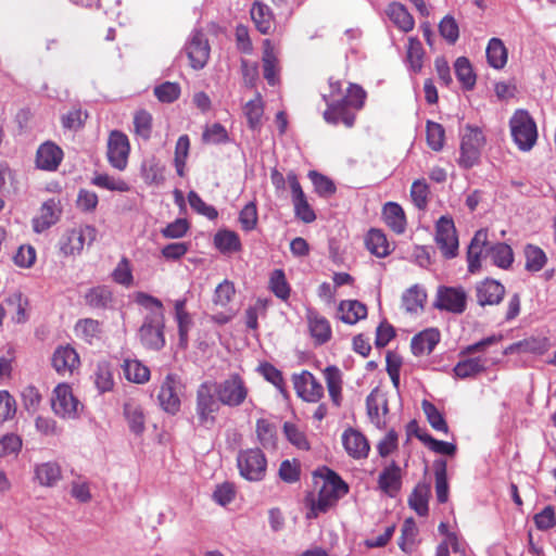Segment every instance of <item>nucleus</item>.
Masks as SVG:
<instances>
[{
    "mask_svg": "<svg viewBox=\"0 0 556 556\" xmlns=\"http://www.w3.org/2000/svg\"><path fill=\"white\" fill-rule=\"evenodd\" d=\"M366 407L371 422L381 427L384 424L383 417L388 413L387 399L375 389L366 399Z\"/></svg>",
    "mask_w": 556,
    "mask_h": 556,
    "instance_id": "obj_27",
    "label": "nucleus"
},
{
    "mask_svg": "<svg viewBox=\"0 0 556 556\" xmlns=\"http://www.w3.org/2000/svg\"><path fill=\"white\" fill-rule=\"evenodd\" d=\"M505 295V287L494 279H485L476 286L477 302L481 306L497 305Z\"/></svg>",
    "mask_w": 556,
    "mask_h": 556,
    "instance_id": "obj_17",
    "label": "nucleus"
},
{
    "mask_svg": "<svg viewBox=\"0 0 556 556\" xmlns=\"http://www.w3.org/2000/svg\"><path fill=\"white\" fill-rule=\"evenodd\" d=\"M262 60L265 79L269 85H276V83L278 81L279 73L278 59L274 51V48L270 47L269 40H265V49Z\"/></svg>",
    "mask_w": 556,
    "mask_h": 556,
    "instance_id": "obj_41",
    "label": "nucleus"
},
{
    "mask_svg": "<svg viewBox=\"0 0 556 556\" xmlns=\"http://www.w3.org/2000/svg\"><path fill=\"white\" fill-rule=\"evenodd\" d=\"M202 139L206 143L218 144L228 140V134L223 125L215 123L206 127L202 135Z\"/></svg>",
    "mask_w": 556,
    "mask_h": 556,
    "instance_id": "obj_64",
    "label": "nucleus"
},
{
    "mask_svg": "<svg viewBox=\"0 0 556 556\" xmlns=\"http://www.w3.org/2000/svg\"><path fill=\"white\" fill-rule=\"evenodd\" d=\"M342 443L346 453L353 458H365L369 453L370 447L367 439L353 428H349L343 432Z\"/></svg>",
    "mask_w": 556,
    "mask_h": 556,
    "instance_id": "obj_20",
    "label": "nucleus"
},
{
    "mask_svg": "<svg viewBox=\"0 0 556 556\" xmlns=\"http://www.w3.org/2000/svg\"><path fill=\"white\" fill-rule=\"evenodd\" d=\"M190 141L187 135L178 138L175 148V167L179 176H184L186 160L188 156Z\"/></svg>",
    "mask_w": 556,
    "mask_h": 556,
    "instance_id": "obj_58",
    "label": "nucleus"
},
{
    "mask_svg": "<svg viewBox=\"0 0 556 556\" xmlns=\"http://www.w3.org/2000/svg\"><path fill=\"white\" fill-rule=\"evenodd\" d=\"M62 160L63 151L51 141L42 143L37 150L36 164L38 168L45 170H55Z\"/></svg>",
    "mask_w": 556,
    "mask_h": 556,
    "instance_id": "obj_21",
    "label": "nucleus"
},
{
    "mask_svg": "<svg viewBox=\"0 0 556 556\" xmlns=\"http://www.w3.org/2000/svg\"><path fill=\"white\" fill-rule=\"evenodd\" d=\"M88 306L96 309H105L112 306L113 294L109 287L97 286L90 288L84 295Z\"/></svg>",
    "mask_w": 556,
    "mask_h": 556,
    "instance_id": "obj_31",
    "label": "nucleus"
},
{
    "mask_svg": "<svg viewBox=\"0 0 556 556\" xmlns=\"http://www.w3.org/2000/svg\"><path fill=\"white\" fill-rule=\"evenodd\" d=\"M75 332L77 337L91 344L100 338L101 326L98 320L92 318L80 319L75 326Z\"/></svg>",
    "mask_w": 556,
    "mask_h": 556,
    "instance_id": "obj_50",
    "label": "nucleus"
},
{
    "mask_svg": "<svg viewBox=\"0 0 556 556\" xmlns=\"http://www.w3.org/2000/svg\"><path fill=\"white\" fill-rule=\"evenodd\" d=\"M435 476V495L439 503H446L448 500L447 465L444 459L435 460L433 464Z\"/></svg>",
    "mask_w": 556,
    "mask_h": 556,
    "instance_id": "obj_42",
    "label": "nucleus"
},
{
    "mask_svg": "<svg viewBox=\"0 0 556 556\" xmlns=\"http://www.w3.org/2000/svg\"><path fill=\"white\" fill-rule=\"evenodd\" d=\"M440 35L448 42L455 43L459 37V28L455 18L451 15H446L442 18L439 24Z\"/></svg>",
    "mask_w": 556,
    "mask_h": 556,
    "instance_id": "obj_59",
    "label": "nucleus"
},
{
    "mask_svg": "<svg viewBox=\"0 0 556 556\" xmlns=\"http://www.w3.org/2000/svg\"><path fill=\"white\" fill-rule=\"evenodd\" d=\"M97 238V229L85 225L67 229L59 240L60 252L64 256H77L85 247H90Z\"/></svg>",
    "mask_w": 556,
    "mask_h": 556,
    "instance_id": "obj_6",
    "label": "nucleus"
},
{
    "mask_svg": "<svg viewBox=\"0 0 556 556\" xmlns=\"http://www.w3.org/2000/svg\"><path fill=\"white\" fill-rule=\"evenodd\" d=\"M440 341V332L438 329L429 328L416 334L412 339V352L416 356L430 354Z\"/></svg>",
    "mask_w": 556,
    "mask_h": 556,
    "instance_id": "obj_25",
    "label": "nucleus"
},
{
    "mask_svg": "<svg viewBox=\"0 0 556 556\" xmlns=\"http://www.w3.org/2000/svg\"><path fill=\"white\" fill-rule=\"evenodd\" d=\"M427 293L419 285H414L407 289L402 295V305L408 313H417L422 311Z\"/></svg>",
    "mask_w": 556,
    "mask_h": 556,
    "instance_id": "obj_35",
    "label": "nucleus"
},
{
    "mask_svg": "<svg viewBox=\"0 0 556 556\" xmlns=\"http://www.w3.org/2000/svg\"><path fill=\"white\" fill-rule=\"evenodd\" d=\"M366 98L365 90L357 86L351 85L348 93L339 100H332L327 110L324 112V118L327 123L337 125L340 122L346 127H352L355 122V111L363 108Z\"/></svg>",
    "mask_w": 556,
    "mask_h": 556,
    "instance_id": "obj_2",
    "label": "nucleus"
},
{
    "mask_svg": "<svg viewBox=\"0 0 556 556\" xmlns=\"http://www.w3.org/2000/svg\"><path fill=\"white\" fill-rule=\"evenodd\" d=\"M485 52L488 63L493 68L501 70L506 65L508 52L500 38H491Z\"/></svg>",
    "mask_w": 556,
    "mask_h": 556,
    "instance_id": "obj_37",
    "label": "nucleus"
},
{
    "mask_svg": "<svg viewBox=\"0 0 556 556\" xmlns=\"http://www.w3.org/2000/svg\"><path fill=\"white\" fill-rule=\"evenodd\" d=\"M525 267L528 271L532 273L540 271L547 262L545 252L541 248L533 244H527L525 247Z\"/></svg>",
    "mask_w": 556,
    "mask_h": 556,
    "instance_id": "obj_49",
    "label": "nucleus"
},
{
    "mask_svg": "<svg viewBox=\"0 0 556 556\" xmlns=\"http://www.w3.org/2000/svg\"><path fill=\"white\" fill-rule=\"evenodd\" d=\"M61 211H43L40 216H35L31 220L33 230L37 233L50 228L60 219Z\"/></svg>",
    "mask_w": 556,
    "mask_h": 556,
    "instance_id": "obj_61",
    "label": "nucleus"
},
{
    "mask_svg": "<svg viewBox=\"0 0 556 556\" xmlns=\"http://www.w3.org/2000/svg\"><path fill=\"white\" fill-rule=\"evenodd\" d=\"M235 292L233 283L229 280H224L215 289L213 298L214 304L225 307L231 301Z\"/></svg>",
    "mask_w": 556,
    "mask_h": 556,
    "instance_id": "obj_63",
    "label": "nucleus"
},
{
    "mask_svg": "<svg viewBox=\"0 0 556 556\" xmlns=\"http://www.w3.org/2000/svg\"><path fill=\"white\" fill-rule=\"evenodd\" d=\"M130 146L125 134L113 130L108 139V160L116 169L123 170L128 163Z\"/></svg>",
    "mask_w": 556,
    "mask_h": 556,
    "instance_id": "obj_12",
    "label": "nucleus"
},
{
    "mask_svg": "<svg viewBox=\"0 0 556 556\" xmlns=\"http://www.w3.org/2000/svg\"><path fill=\"white\" fill-rule=\"evenodd\" d=\"M256 437L258 443L268 451L277 448L278 434L277 427L267 419H258L256 421Z\"/></svg>",
    "mask_w": 556,
    "mask_h": 556,
    "instance_id": "obj_32",
    "label": "nucleus"
},
{
    "mask_svg": "<svg viewBox=\"0 0 556 556\" xmlns=\"http://www.w3.org/2000/svg\"><path fill=\"white\" fill-rule=\"evenodd\" d=\"M340 319L349 325L356 324L367 315V307L356 301H343L339 305Z\"/></svg>",
    "mask_w": 556,
    "mask_h": 556,
    "instance_id": "obj_36",
    "label": "nucleus"
},
{
    "mask_svg": "<svg viewBox=\"0 0 556 556\" xmlns=\"http://www.w3.org/2000/svg\"><path fill=\"white\" fill-rule=\"evenodd\" d=\"M35 477L40 485L53 486L61 479V468L56 463L47 462L36 466Z\"/></svg>",
    "mask_w": 556,
    "mask_h": 556,
    "instance_id": "obj_38",
    "label": "nucleus"
},
{
    "mask_svg": "<svg viewBox=\"0 0 556 556\" xmlns=\"http://www.w3.org/2000/svg\"><path fill=\"white\" fill-rule=\"evenodd\" d=\"M325 380L328 389L329 396L336 406H340L342 400V375L341 371L334 367L329 366L324 370Z\"/></svg>",
    "mask_w": 556,
    "mask_h": 556,
    "instance_id": "obj_40",
    "label": "nucleus"
},
{
    "mask_svg": "<svg viewBox=\"0 0 556 556\" xmlns=\"http://www.w3.org/2000/svg\"><path fill=\"white\" fill-rule=\"evenodd\" d=\"M435 241L445 257L452 258L456 255L458 250V239L452 218L442 216L438 220Z\"/></svg>",
    "mask_w": 556,
    "mask_h": 556,
    "instance_id": "obj_13",
    "label": "nucleus"
},
{
    "mask_svg": "<svg viewBox=\"0 0 556 556\" xmlns=\"http://www.w3.org/2000/svg\"><path fill=\"white\" fill-rule=\"evenodd\" d=\"M135 302L142 306L147 314L138 330L140 343L148 350L160 351L165 346V316L162 302L148 293L137 292Z\"/></svg>",
    "mask_w": 556,
    "mask_h": 556,
    "instance_id": "obj_1",
    "label": "nucleus"
},
{
    "mask_svg": "<svg viewBox=\"0 0 556 556\" xmlns=\"http://www.w3.org/2000/svg\"><path fill=\"white\" fill-rule=\"evenodd\" d=\"M178 381L172 374L167 375L161 384L157 400L163 410L175 415L180 408V399L177 394Z\"/></svg>",
    "mask_w": 556,
    "mask_h": 556,
    "instance_id": "obj_16",
    "label": "nucleus"
},
{
    "mask_svg": "<svg viewBox=\"0 0 556 556\" xmlns=\"http://www.w3.org/2000/svg\"><path fill=\"white\" fill-rule=\"evenodd\" d=\"M215 388L218 401L229 407L242 405L249 394L244 380L238 374H232L218 383L215 382Z\"/></svg>",
    "mask_w": 556,
    "mask_h": 556,
    "instance_id": "obj_7",
    "label": "nucleus"
},
{
    "mask_svg": "<svg viewBox=\"0 0 556 556\" xmlns=\"http://www.w3.org/2000/svg\"><path fill=\"white\" fill-rule=\"evenodd\" d=\"M549 349V341L547 338H527L525 340L515 342L504 350L505 355L514 353H529L534 355H542Z\"/></svg>",
    "mask_w": 556,
    "mask_h": 556,
    "instance_id": "obj_24",
    "label": "nucleus"
},
{
    "mask_svg": "<svg viewBox=\"0 0 556 556\" xmlns=\"http://www.w3.org/2000/svg\"><path fill=\"white\" fill-rule=\"evenodd\" d=\"M93 381L100 393L109 392L114 387L112 367L108 362H99L93 372Z\"/></svg>",
    "mask_w": 556,
    "mask_h": 556,
    "instance_id": "obj_45",
    "label": "nucleus"
},
{
    "mask_svg": "<svg viewBox=\"0 0 556 556\" xmlns=\"http://www.w3.org/2000/svg\"><path fill=\"white\" fill-rule=\"evenodd\" d=\"M292 380L296 394L304 401L316 403L324 396V387L309 371L293 375Z\"/></svg>",
    "mask_w": 556,
    "mask_h": 556,
    "instance_id": "obj_14",
    "label": "nucleus"
},
{
    "mask_svg": "<svg viewBox=\"0 0 556 556\" xmlns=\"http://www.w3.org/2000/svg\"><path fill=\"white\" fill-rule=\"evenodd\" d=\"M484 137L478 127L466 126L462 135L459 163L464 167H472L480 157Z\"/></svg>",
    "mask_w": 556,
    "mask_h": 556,
    "instance_id": "obj_10",
    "label": "nucleus"
},
{
    "mask_svg": "<svg viewBox=\"0 0 556 556\" xmlns=\"http://www.w3.org/2000/svg\"><path fill=\"white\" fill-rule=\"evenodd\" d=\"M79 365L77 352L70 345H61L55 349L52 355V367L58 374L65 376L73 374Z\"/></svg>",
    "mask_w": 556,
    "mask_h": 556,
    "instance_id": "obj_18",
    "label": "nucleus"
},
{
    "mask_svg": "<svg viewBox=\"0 0 556 556\" xmlns=\"http://www.w3.org/2000/svg\"><path fill=\"white\" fill-rule=\"evenodd\" d=\"M283 434L290 444L299 450H309V442L304 430L294 422L286 421L282 427Z\"/></svg>",
    "mask_w": 556,
    "mask_h": 556,
    "instance_id": "obj_48",
    "label": "nucleus"
},
{
    "mask_svg": "<svg viewBox=\"0 0 556 556\" xmlns=\"http://www.w3.org/2000/svg\"><path fill=\"white\" fill-rule=\"evenodd\" d=\"M467 292L463 287L439 286L433 306L439 311L462 314L467 308Z\"/></svg>",
    "mask_w": 556,
    "mask_h": 556,
    "instance_id": "obj_9",
    "label": "nucleus"
},
{
    "mask_svg": "<svg viewBox=\"0 0 556 556\" xmlns=\"http://www.w3.org/2000/svg\"><path fill=\"white\" fill-rule=\"evenodd\" d=\"M379 489L387 495L394 497L400 492L402 486L401 468L392 462L379 475L378 478Z\"/></svg>",
    "mask_w": 556,
    "mask_h": 556,
    "instance_id": "obj_22",
    "label": "nucleus"
},
{
    "mask_svg": "<svg viewBox=\"0 0 556 556\" xmlns=\"http://www.w3.org/2000/svg\"><path fill=\"white\" fill-rule=\"evenodd\" d=\"M424 55L425 51L421 42L415 37H409L406 59L413 72L418 73L421 71Z\"/></svg>",
    "mask_w": 556,
    "mask_h": 556,
    "instance_id": "obj_51",
    "label": "nucleus"
},
{
    "mask_svg": "<svg viewBox=\"0 0 556 556\" xmlns=\"http://www.w3.org/2000/svg\"><path fill=\"white\" fill-rule=\"evenodd\" d=\"M264 101L260 92L243 105V114L248 121V126L255 130L261 128L264 115Z\"/></svg>",
    "mask_w": 556,
    "mask_h": 556,
    "instance_id": "obj_33",
    "label": "nucleus"
},
{
    "mask_svg": "<svg viewBox=\"0 0 556 556\" xmlns=\"http://www.w3.org/2000/svg\"><path fill=\"white\" fill-rule=\"evenodd\" d=\"M308 178L313 184L314 191L319 197L329 198L336 192V185L329 177L316 170H311L308 173Z\"/></svg>",
    "mask_w": 556,
    "mask_h": 556,
    "instance_id": "obj_52",
    "label": "nucleus"
},
{
    "mask_svg": "<svg viewBox=\"0 0 556 556\" xmlns=\"http://www.w3.org/2000/svg\"><path fill=\"white\" fill-rule=\"evenodd\" d=\"M154 94L161 102L170 103L178 99L180 87L176 83L166 81L154 88Z\"/></svg>",
    "mask_w": 556,
    "mask_h": 556,
    "instance_id": "obj_60",
    "label": "nucleus"
},
{
    "mask_svg": "<svg viewBox=\"0 0 556 556\" xmlns=\"http://www.w3.org/2000/svg\"><path fill=\"white\" fill-rule=\"evenodd\" d=\"M214 247L225 255L238 253L242 250L239 236L229 229H219L213 238Z\"/></svg>",
    "mask_w": 556,
    "mask_h": 556,
    "instance_id": "obj_28",
    "label": "nucleus"
},
{
    "mask_svg": "<svg viewBox=\"0 0 556 556\" xmlns=\"http://www.w3.org/2000/svg\"><path fill=\"white\" fill-rule=\"evenodd\" d=\"M271 291L281 300H287L290 295V288L282 269H275L269 279Z\"/></svg>",
    "mask_w": 556,
    "mask_h": 556,
    "instance_id": "obj_55",
    "label": "nucleus"
},
{
    "mask_svg": "<svg viewBox=\"0 0 556 556\" xmlns=\"http://www.w3.org/2000/svg\"><path fill=\"white\" fill-rule=\"evenodd\" d=\"M422 410L427 417L428 422L431 425V427L437 430L444 433H447L448 427L447 424L442 416V414L438 410V408L430 403L429 401L422 402Z\"/></svg>",
    "mask_w": 556,
    "mask_h": 556,
    "instance_id": "obj_54",
    "label": "nucleus"
},
{
    "mask_svg": "<svg viewBox=\"0 0 556 556\" xmlns=\"http://www.w3.org/2000/svg\"><path fill=\"white\" fill-rule=\"evenodd\" d=\"M51 405L55 415L68 419L76 418L81 407L67 383H59L54 388Z\"/></svg>",
    "mask_w": 556,
    "mask_h": 556,
    "instance_id": "obj_11",
    "label": "nucleus"
},
{
    "mask_svg": "<svg viewBox=\"0 0 556 556\" xmlns=\"http://www.w3.org/2000/svg\"><path fill=\"white\" fill-rule=\"evenodd\" d=\"M287 180L291 190L294 208H309L296 175L293 172L288 173Z\"/></svg>",
    "mask_w": 556,
    "mask_h": 556,
    "instance_id": "obj_56",
    "label": "nucleus"
},
{
    "mask_svg": "<svg viewBox=\"0 0 556 556\" xmlns=\"http://www.w3.org/2000/svg\"><path fill=\"white\" fill-rule=\"evenodd\" d=\"M220 402L216 395L215 382L205 381L197 390L195 416L198 426L211 429L216 422Z\"/></svg>",
    "mask_w": 556,
    "mask_h": 556,
    "instance_id": "obj_4",
    "label": "nucleus"
},
{
    "mask_svg": "<svg viewBox=\"0 0 556 556\" xmlns=\"http://www.w3.org/2000/svg\"><path fill=\"white\" fill-rule=\"evenodd\" d=\"M488 232L484 229L478 230L468 247L467 258L468 269L470 273H475L480 268V260L482 256H488Z\"/></svg>",
    "mask_w": 556,
    "mask_h": 556,
    "instance_id": "obj_19",
    "label": "nucleus"
},
{
    "mask_svg": "<svg viewBox=\"0 0 556 556\" xmlns=\"http://www.w3.org/2000/svg\"><path fill=\"white\" fill-rule=\"evenodd\" d=\"M186 50L190 65L194 70H201L205 66L210 58V46L201 30H193Z\"/></svg>",
    "mask_w": 556,
    "mask_h": 556,
    "instance_id": "obj_15",
    "label": "nucleus"
},
{
    "mask_svg": "<svg viewBox=\"0 0 556 556\" xmlns=\"http://www.w3.org/2000/svg\"><path fill=\"white\" fill-rule=\"evenodd\" d=\"M382 219L387 226L395 233H403L406 229L407 220L405 211H382Z\"/></svg>",
    "mask_w": 556,
    "mask_h": 556,
    "instance_id": "obj_57",
    "label": "nucleus"
},
{
    "mask_svg": "<svg viewBox=\"0 0 556 556\" xmlns=\"http://www.w3.org/2000/svg\"><path fill=\"white\" fill-rule=\"evenodd\" d=\"M386 12L391 22L402 31L408 33L414 29V17L402 3H390Z\"/></svg>",
    "mask_w": 556,
    "mask_h": 556,
    "instance_id": "obj_30",
    "label": "nucleus"
},
{
    "mask_svg": "<svg viewBox=\"0 0 556 556\" xmlns=\"http://www.w3.org/2000/svg\"><path fill=\"white\" fill-rule=\"evenodd\" d=\"M488 256L492 263L500 268L507 269L514 262V253L511 248L506 243H496L490 245Z\"/></svg>",
    "mask_w": 556,
    "mask_h": 556,
    "instance_id": "obj_44",
    "label": "nucleus"
},
{
    "mask_svg": "<svg viewBox=\"0 0 556 556\" xmlns=\"http://www.w3.org/2000/svg\"><path fill=\"white\" fill-rule=\"evenodd\" d=\"M123 369L126 379L135 383H144L150 378L149 368L137 359H125Z\"/></svg>",
    "mask_w": 556,
    "mask_h": 556,
    "instance_id": "obj_47",
    "label": "nucleus"
},
{
    "mask_svg": "<svg viewBox=\"0 0 556 556\" xmlns=\"http://www.w3.org/2000/svg\"><path fill=\"white\" fill-rule=\"evenodd\" d=\"M430 495V485L419 483L416 485L408 498L409 506L419 515L428 514V500Z\"/></svg>",
    "mask_w": 556,
    "mask_h": 556,
    "instance_id": "obj_43",
    "label": "nucleus"
},
{
    "mask_svg": "<svg viewBox=\"0 0 556 556\" xmlns=\"http://www.w3.org/2000/svg\"><path fill=\"white\" fill-rule=\"evenodd\" d=\"M454 70L458 81L467 90H470L476 85V74L469 60L465 56H459L454 63Z\"/></svg>",
    "mask_w": 556,
    "mask_h": 556,
    "instance_id": "obj_46",
    "label": "nucleus"
},
{
    "mask_svg": "<svg viewBox=\"0 0 556 556\" xmlns=\"http://www.w3.org/2000/svg\"><path fill=\"white\" fill-rule=\"evenodd\" d=\"M488 369V359L482 356L466 357L453 368L455 377L459 379L475 378Z\"/></svg>",
    "mask_w": 556,
    "mask_h": 556,
    "instance_id": "obj_23",
    "label": "nucleus"
},
{
    "mask_svg": "<svg viewBox=\"0 0 556 556\" xmlns=\"http://www.w3.org/2000/svg\"><path fill=\"white\" fill-rule=\"evenodd\" d=\"M367 250L377 257L388 256L392 249L386 233L381 229L371 228L365 237Z\"/></svg>",
    "mask_w": 556,
    "mask_h": 556,
    "instance_id": "obj_29",
    "label": "nucleus"
},
{
    "mask_svg": "<svg viewBox=\"0 0 556 556\" xmlns=\"http://www.w3.org/2000/svg\"><path fill=\"white\" fill-rule=\"evenodd\" d=\"M510 135L520 151H530L538 140L534 119L525 110H517L509 119Z\"/></svg>",
    "mask_w": 556,
    "mask_h": 556,
    "instance_id": "obj_5",
    "label": "nucleus"
},
{
    "mask_svg": "<svg viewBox=\"0 0 556 556\" xmlns=\"http://www.w3.org/2000/svg\"><path fill=\"white\" fill-rule=\"evenodd\" d=\"M427 142L433 151L442 150L445 141V130L439 123L428 121L427 122Z\"/></svg>",
    "mask_w": 556,
    "mask_h": 556,
    "instance_id": "obj_53",
    "label": "nucleus"
},
{
    "mask_svg": "<svg viewBox=\"0 0 556 556\" xmlns=\"http://www.w3.org/2000/svg\"><path fill=\"white\" fill-rule=\"evenodd\" d=\"M123 410L129 430L136 435H141L146 430V416L140 404L128 400L125 402Z\"/></svg>",
    "mask_w": 556,
    "mask_h": 556,
    "instance_id": "obj_26",
    "label": "nucleus"
},
{
    "mask_svg": "<svg viewBox=\"0 0 556 556\" xmlns=\"http://www.w3.org/2000/svg\"><path fill=\"white\" fill-rule=\"evenodd\" d=\"M237 465L244 479L261 481L266 473L267 459L260 448H248L238 454Z\"/></svg>",
    "mask_w": 556,
    "mask_h": 556,
    "instance_id": "obj_8",
    "label": "nucleus"
},
{
    "mask_svg": "<svg viewBox=\"0 0 556 556\" xmlns=\"http://www.w3.org/2000/svg\"><path fill=\"white\" fill-rule=\"evenodd\" d=\"M13 260L16 266L30 268L36 262V250L29 244L21 245Z\"/></svg>",
    "mask_w": 556,
    "mask_h": 556,
    "instance_id": "obj_62",
    "label": "nucleus"
},
{
    "mask_svg": "<svg viewBox=\"0 0 556 556\" xmlns=\"http://www.w3.org/2000/svg\"><path fill=\"white\" fill-rule=\"evenodd\" d=\"M308 326L312 337L317 343L323 344L331 337L329 321L317 313H308Z\"/></svg>",
    "mask_w": 556,
    "mask_h": 556,
    "instance_id": "obj_39",
    "label": "nucleus"
},
{
    "mask_svg": "<svg viewBox=\"0 0 556 556\" xmlns=\"http://www.w3.org/2000/svg\"><path fill=\"white\" fill-rule=\"evenodd\" d=\"M251 17L257 30L262 34H269L274 25V16L269 7L262 2H254L251 8Z\"/></svg>",
    "mask_w": 556,
    "mask_h": 556,
    "instance_id": "obj_34",
    "label": "nucleus"
},
{
    "mask_svg": "<svg viewBox=\"0 0 556 556\" xmlns=\"http://www.w3.org/2000/svg\"><path fill=\"white\" fill-rule=\"evenodd\" d=\"M349 492V485L333 471H330L318 492L317 498H307L309 510L307 519L317 518L320 513H326Z\"/></svg>",
    "mask_w": 556,
    "mask_h": 556,
    "instance_id": "obj_3",
    "label": "nucleus"
}]
</instances>
